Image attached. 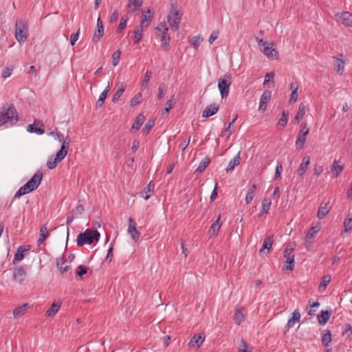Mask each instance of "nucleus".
<instances>
[{"label": "nucleus", "instance_id": "1", "mask_svg": "<svg viewBox=\"0 0 352 352\" xmlns=\"http://www.w3.org/2000/svg\"><path fill=\"white\" fill-rule=\"evenodd\" d=\"M100 234L97 230L87 229L84 232L78 235L76 243L79 246L85 244H91L94 241H98Z\"/></svg>", "mask_w": 352, "mask_h": 352}, {"label": "nucleus", "instance_id": "2", "mask_svg": "<svg viewBox=\"0 0 352 352\" xmlns=\"http://www.w3.org/2000/svg\"><path fill=\"white\" fill-rule=\"evenodd\" d=\"M16 121H18V116L15 107L13 105H10L8 108L3 107L0 113V123H13Z\"/></svg>", "mask_w": 352, "mask_h": 352}, {"label": "nucleus", "instance_id": "3", "mask_svg": "<svg viewBox=\"0 0 352 352\" xmlns=\"http://www.w3.org/2000/svg\"><path fill=\"white\" fill-rule=\"evenodd\" d=\"M182 13L179 10L177 6L172 4L170 13L168 15V22L172 30L178 31L181 21Z\"/></svg>", "mask_w": 352, "mask_h": 352}, {"label": "nucleus", "instance_id": "4", "mask_svg": "<svg viewBox=\"0 0 352 352\" xmlns=\"http://www.w3.org/2000/svg\"><path fill=\"white\" fill-rule=\"evenodd\" d=\"M258 45L263 53L270 59H278V52L272 43H268L263 39H258Z\"/></svg>", "mask_w": 352, "mask_h": 352}, {"label": "nucleus", "instance_id": "5", "mask_svg": "<svg viewBox=\"0 0 352 352\" xmlns=\"http://www.w3.org/2000/svg\"><path fill=\"white\" fill-rule=\"evenodd\" d=\"M15 38L19 43H24L28 38V23L25 21H19L16 23Z\"/></svg>", "mask_w": 352, "mask_h": 352}, {"label": "nucleus", "instance_id": "6", "mask_svg": "<svg viewBox=\"0 0 352 352\" xmlns=\"http://www.w3.org/2000/svg\"><path fill=\"white\" fill-rule=\"evenodd\" d=\"M231 84L232 76L230 74H226L219 79L218 88L222 98L228 96Z\"/></svg>", "mask_w": 352, "mask_h": 352}, {"label": "nucleus", "instance_id": "7", "mask_svg": "<svg viewBox=\"0 0 352 352\" xmlns=\"http://www.w3.org/2000/svg\"><path fill=\"white\" fill-rule=\"evenodd\" d=\"M68 150L60 147V149L56 153V156H51L47 162V166L49 169H54L58 163L60 162L67 155Z\"/></svg>", "mask_w": 352, "mask_h": 352}, {"label": "nucleus", "instance_id": "8", "mask_svg": "<svg viewBox=\"0 0 352 352\" xmlns=\"http://www.w3.org/2000/svg\"><path fill=\"white\" fill-rule=\"evenodd\" d=\"M294 249L287 247L284 250V257L286 258L284 267L287 270L292 271L295 266L294 254H292Z\"/></svg>", "mask_w": 352, "mask_h": 352}, {"label": "nucleus", "instance_id": "9", "mask_svg": "<svg viewBox=\"0 0 352 352\" xmlns=\"http://www.w3.org/2000/svg\"><path fill=\"white\" fill-rule=\"evenodd\" d=\"M307 124L306 122H302L300 124V130L299 131L296 144L297 146H299L300 148L304 146V144L306 142V137L309 133V129L307 128Z\"/></svg>", "mask_w": 352, "mask_h": 352}, {"label": "nucleus", "instance_id": "10", "mask_svg": "<svg viewBox=\"0 0 352 352\" xmlns=\"http://www.w3.org/2000/svg\"><path fill=\"white\" fill-rule=\"evenodd\" d=\"M42 179L43 172L41 170H37L26 184L32 189V190H34L39 186Z\"/></svg>", "mask_w": 352, "mask_h": 352}, {"label": "nucleus", "instance_id": "11", "mask_svg": "<svg viewBox=\"0 0 352 352\" xmlns=\"http://www.w3.org/2000/svg\"><path fill=\"white\" fill-rule=\"evenodd\" d=\"M247 315V310L245 308L240 306H236L234 310V322L239 325L245 320Z\"/></svg>", "mask_w": 352, "mask_h": 352}, {"label": "nucleus", "instance_id": "12", "mask_svg": "<svg viewBox=\"0 0 352 352\" xmlns=\"http://www.w3.org/2000/svg\"><path fill=\"white\" fill-rule=\"evenodd\" d=\"M343 54H340L337 57H333L334 70L342 75L344 71L345 60H343Z\"/></svg>", "mask_w": 352, "mask_h": 352}, {"label": "nucleus", "instance_id": "13", "mask_svg": "<svg viewBox=\"0 0 352 352\" xmlns=\"http://www.w3.org/2000/svg\"><path fill=\"white\" fill-rule=\"evenodd\" d=\"M336 21L345 26L352 27V14L345 12L336 14Z\"/></svg>", "mask_w": 352, "mask_h": 352}, {"label": "nucleus", "instance_id": "14", "mask_svg": "<svg viewBox=\"0 0 352 352\" xmlns=\"http://www.w3.org/2000/svg\"><path fill=\"white\" fill-rule=\"evenodd\" d=\"M128 233L131 235L133 241H138L140 239V233L135 227V223L133 219H129Z\"/></svg>", "mask_w": 352, "mask_h": 352}, {"label": "nucleus", "instance_id": "15", "mask_svg": "<svg viewBox=\"0 0 352 352\" xmlns=\"http://www.w3.org/2000/svg\"><path fill=\"white\" fill-rule=\"evenodd\" d=\"M27 274L25 270L21 266H18L14 269V279L21 283L26 278Z\"/></svg>", "mask_w": 352, "mask_h": 352}, {"label": "nucleus", "instance_id": "16", "mask_svg": "<svg viewBox=\"0 0 352 352\" xmlns=\"http://www.w3.org/2000/svg\"><path fill=\"white\" fill-rule=\"evenodd\" d=\"M27 131L30 133H35L38 135H42L45 132L43 124L36 121L32 124H29L27 127Z\"/></svg>", "mask_w": 352, "mask_h": 352}, {"label": "nucleus", "instance_id": "17", "mask_svg": "<svg viewBox=\"0 0 352 352\" xmlns=\"http://www.w3.org/2000/svg\"><path fill=\"white\" fill-rule=\"evenodd\" d=\"M271 96L272 95L270 91L267 90L263 93L260 99L258 107L259 110L264 111L266 109L267 104L270 102Z\"/></svg>", "mask_w": 352, "mask_h": 352}, {"label": "nucleus", "instance_id": "18", "mask_svg": "<svg viewBox=\"0 0 352 352\" xmlns=\"http://www.w3.org/2000/svg\"><path fill=\"white\" fill-rule=\"evenodd\" d=\"M155 184L150 182L146 187H145L140 192V196L145 200L148 199L154 192Z\"/></svg>", "mask_w": 352, "mask_h": 352}, {"label": "nucleus", "instance_id": "19", "mask_svg": "<svg viewBox=\"0 0 352 352\" xmlns=\"http://www.w3.org/2000/svg\"><path fill=\"white\" fill-rule=\"evenodd\" d=\"M310 164V158L309 156L303 157L301 164L297 170L298 174L300 176H303L307 170L308 166Z\"/></svg>", "mask_w": 352, "mask_h": 352}, {"label": "nucleus", "instance_id": "20", "mask_svg": "<svg viewBox=\"0 0 352 352\" xmlns=\"http://www.w3.org/2000/svg\"><path fill=\"white\" fill-rule=\"evenodd\" d=\"M142 16H143V18L141 21L140 25H142L144 28H147L153 19V13L151 11V10L148 9V10L146 12L143 13Z\"/></svg>", "mask_w": 352, "mask_h": 352}, {"label": "nucleus", "instance_id": "21", "mask_svg": "<svg viewBox=\"0 0 352 352\" xmlns=\"http://www.w3.org/2000/svg\"><path fill=\"white\" fill-rule=\"evenodd\" d=\"M330 210L331 206H329V203H322L318 211V218L319 219H322L327 215V214L329 213Z\"/></svg>", "mask_w": 352, "mask_h": 352}, {"label": "nucleus", "instance_id": "22", "mask_svg": "<svg viewBox=\"0 0 352 352\" xmlns=\"http://www.w3.org/2000/svg\"><path fill=\"white\" fill-rule=\"evenodd\" d=\"M204 340H205V336H202L200 334H195L191 338L190 342L188 343V345L190 346H196L197 348H199L201 346Z\"/></svg>", "mask_w": 352, "mask_h": 352}, {"label": "nucleus", "instance_id": "23", "mask_svg": "<svg viewBox=\"0 0 352 352\" xmlns=\"http://www.w3.org/2000/svg\"><path fill=\"white\" fill-rule=\"evenodd\" d=\"M219 110V107L216 106L215 104H210L203 111L202 117L208 118L214 115Z\"/></svg>", "mask_w": 352, "mask_h": 352}, {"label": "nucleus", "instance_id": "24", "mask_svg": "<svg viewBox=\"0 0 352 352\" xmlns=\"http://www.w3.org/2000/svg\"><path fill=\"white\" fill-rule=\"evenodd\" d=\"M144 28H145L144 27H143L140 25L135 28V29L134 30V38H133V43L135 45L138 44L141 41V40L142 38L143 31H144Z\"/></svg>", "mask_w": 352, "mask_h": 352}, {"label": "nucleus", "instance_id": "25", "mask_svg": "<svg viewBox=\"0 0 352 352\" xmlns=\"http://www.w3.org/2000/svg\"><path fill=\"white\" fill-rule=\"evenodd\" d=\"M56 265L62 274L68 272L70 269V265H67L66 261L63 257L57 258Z\"/></svg>", "mask_w": 352, "mask_h": 352}, {"label": "nucleus", "instance_id": "26", "mask_svg": "<svg viewBox=\"0 0 352 352\" xmlns=\"http://www.w3.org/2000/svg\"><path fill=\"white\" fill-rule=\"evenodd\" d=\"M170 42V37L168 34H164L161 36L160 43H161V48L165 51L168 52L169 50Z\"/></svg>", "mask_w": 352, "mask_h": 352}, {"label": "nucleus", "instance_id": "27", "mask_svg": "<svg viewBox=\"0 0 352 352\" xmlns=\"http://www.w3.org/2000/svg\"><path fill=\"white\" fill-rule=\"evenodd\" d=\"M110 90V85L109 83H108L107 87L105 88V89L100 94V96H99V98L98 100H97L96 102V108H100L102 106V104H104V102L105 100V99L107 98V94L109 93Z\"/></svg>", "mask_w": 352, "mask_h": 352}, {"label": "nucleus", "instance_id": "28", "mask_svg": "<svg viewBox=\"0 0 352 352\" xmlns=\"http://www.w3.org/2000/svg\"><path fill=\"white\" fill-rule=\"evenodd\" d=\"M300 320V314L298 310H295L292 314V317L287 321V326L288 329H290L294 326V324L299 322Z\"/></svg>", "mask_w": 352, "mask_h": 352}, {"label": "nucleus", "instance_id": "29", "mask_svg": "<svg viewBox=\"0 0 352 352\" xmlns=\"http://www.w3.org/2000/svg\"><path fill=\"white\" fill-rule=\"evenodd\" d=\"M142 5V0H129L128 6H127V10L128 12H133L139 8Z\"/></svg>", "mask_w": 352, "mask_h": 352}, {"label": "nucleus", "instance_id": "30", "mask_svg": "<svg viewBox=\"0 0 352 352\" xmlns=\"http://www.w3.org/2000/svg\"><path fill=\"white\" fill-rule=\"evenodd\" d=\"M60 304L54 302L52 304L51 307L46 311L45 315L48 317L54 316L59 310Z\"/></svg>", "mask_w": 352, "mask_h": 352}, {"label": "nucleus", "instance_id": "31", "mask_svg": "<svg viewBox=\"0 0 352 352\" xmlns=\"http://www.w3.org/2000/svg\"><path fill=\"white\" fill-rule=\"evenodd\" d=\"M331 169L333 172H334L333 177H338L340 173L343 170L344 166L338 164V162L335 160L333 165L331 166Z\"/></svg>", "mask_w": 352, "mask_h": 352}, {"label": "nucleus", "instance_id": "32", "mask_svg": "<svg viewBox=\"0 0 352 352\" xmlns=\"http://www.w3.org/2000/svg\"><path fill=\"white\" fill-rule=\"evenodd\" d=\"M331 316V312L326 310L322 311L321 314L318 316V322L320 324H325L329 320Z\"/></svg>", "mask_w": 352, "mask_h": 352}, {"label": "nucleus", "instance_id": "33", "mask_svg": "<svg viewBox=\"0 0 352 352\" xmlns=\"http://www.w3.org/2000/svg\"><path fill=\"white\" fill-rule=\"evenodd\" d=\"M256 189V185L255 184H252L250 188L249 189L248 192L246 194L245 196V203L247 204H249L253 199L255 191Z\"/></svg>", "mask_w": 352, "mask_h": 352}, {"label": "nucleus", "instance_id": "34", "mask_svg": "<svg viewBox=\"0 0 352 352\" xmlns=\"http://www.w3.org/2000/svg\"><path fill=\"white\" fill-rule=\"evenodd\" d=\"M240 164V155L238 153L228 164V166L226 168L227 172L232 171L234 169L236 166H238Z\"/></svg>", "mask_w": 352, "mask_h": 352}, {"label": "nucleus", "instance_id": "35", "mask_svg": "<svg viewBox=\"0 0 352 352\" xmlns=\"http://www.w3.org/2000/svg\"><path fill=\"white\" fill-rule=\"evenodd\" d=\"M103 34L104 28L96 27L92 37V41L94 43H97L100 38L103 36Z\"/></svg>", "mask_w": 352, "mask_h": 352}, {"label": "nucleus", "instance_id": "36", "mask_svg": "<svg viewBox=\"0 0 352 352\" xmlns=\"http://www.w3.org/2000/svg\"><path fill=\"white\" fill-rule=\"evenodd\" d=\"M145 120L144 116L142 113L138 114L137 116L135 121L133 124L131 129H139V128L142 125Z\"/></svg>", "mask_w": 352, "mask_h": 352}, {"label": "nucleus", "instance_id": "37", "mask_svg": "<svg viewBox=\"0 0 352 352\" xmlns=\"http://www.w3.org/2000/svg\"><path fill=\"white\" fill-rule=\"evenodd\" d=\"M32 191V189L26 184H25L15 193L14 197H20L21 196L26 195Z\"/></svg>", "mask_w": 352, "mask_h": 352}, {"label": "nucleus", "instance_id": "38", "mask_svg": "<svg viewBox=\"0 0 352 352\" xmlns=\"http://www.w3.org/2000/svg\"><path fill=\"white\" fill-rule=\"evenodd\" d=\"M28 250V249H25L23 246H20L14 254V263L21 261L24 258V252Z\"/></svg>", "mask_w": 352, "mask_h": 352}, {"label": "nucleus", "instance_id": "39", "mask_svg": "<svg viewBox=\"0 0 352 352\" xmlns=\"http://www.w3.org/2000/svg\"><path fill=\"white\" fill-rule=\"evenodd\" d=\"M220 216L218 219L212 224L210 227V230H209L210 234H213L214 236L217 235L218 232L221 228V224L219 223Z\"/></svg>", "mask_w": 352, "mask_h": 352}, {"label": "nucleus", "instance_id": "40", "mask_svg": "<svg viewBox=\"0 0 352 352\" xmlns=\"http://www.w3.org/2000/svg\"><path fill=\"white\" fill-rule=\"evenodd\" d=\"M27 304H24L21 307H18L13 311V315L15 318H19L22 316L27 310Z\"/></svg>", "mask_w": 352, "mask_h": 352}, {"label": "nucleus", "instance_id": "41", "mask_svg": "<svg viewBox=\"0 0 352 352\" xmlns=\"http://www.w3.org/2000/svg\"><path fill=\"white\" fill-rule=\"evenodd\" d=\"M210 163V158L208 157H204L196 169L195 173H202Z\"/></svg>", "mask_w": 352, "mask_h": 352}, {"label": "nucleus", "instance_id": "42", "mask_svg": "<svg viewBox=\"0 0 352 352\" xmlns=\"http://www.w3.org/2000/svg\"><path fill=\"white\" fill-rule=\"evenodd\" d=\"M331 342V332L330 330H327L322 335V344L325 346H327Z\"/></svg>", "mask_w": 352, "mask_h": 352}, {"label": "nucleus", "instance_id": "43", "mask_svg": "<svg viewBox=\"0 0 352 352\" xmlns=\"http://www.w3.org/2000/svg\"><path fill=\"white\" fill-rule=\"evenodd\" d=\"M330 281H331V276H329V275L324 276L322 277V281L319 285V287H318L319 292H324Z\"/></svg>", "mask_w": 352, "mask_h": 352}, {"label": "nucleus", "instance_id": "44", "mask_svg": "<svg viewBox=\"0 0 352 352\" xmlns=\"http://www.w3.org/2000/svg\"><path fill=\"white\" fill-rule=\"evenodd\" d=\"M272 239L273 236H267L265 239L263 247L259 251L260 254H262L265 249H267L269 250L271 248L273 242Z\"/></svg>", "mask_w": 352, "mask_h": 352}, {"label": "nucleus", "instance_id": "45", "mask_svg": "<svg viewBox=\"0 0 352 352\" xmlns=\"http://www.w3.org/2000/svg\"><path fill=\"white\" fill-rule=\"evenodd\" d=\"M306 112V106L304 104H300L298 111L295 116V120L299 122L305 116Z\"/></svg>", "mask_w": 352, "mask_h": 352}, {"label": "nucleus", "instance_id": "46", "mask_svg": "<svg viewBox=\"0 0 352 352\" xmlns=\"http://www.w3.org/2000/svg\"><path fill=\"white\" fill-rule=\"evenodd\" d=\"M271 204V200L268 199H264L262 201V209L261 211V214H265L269 211Z\"/></svg>", "mask_w": 352, "mask_h": 352}, {"label": "nucleus", "instance_id": "47", "mask_svg": "<svg viewBox=\"0 0 352 352\" xmlns=\"http://www.w3.org/2000/svg\"><path fill=\"white\" fill-rule=\"evenodd\" d=\"M155 122L152 120H149L144 125L142 129V133L143 135H147L151 129L154 126Z\"/></svg>", "mask_w": 352, "mask_h": 352}, {"label": "nucleus", "instance_id": "48", "mask_svg": "<svg viewBox=\"0 0 352 352\" xmlns=\"http://www.w3.org/2000/svg\"><path fill=\"white\" fill-rule=\"evenodd\" d=\"M124 90L125 87L124 86H122L120 88H119L113 95L112 102H117L124 93Z\"/></svg>", "mask_w": 352, "mask_h": 352}, {"label": "nucleus", "instance_id": "49", "mask_svg": "<svg viewBox=\"0 0 352 352\" xmlns=\"http://www.w3.org/2000/svg\"><path fill=\"white\" fill-rule=\"evenodd\" d=\"M151 74H152L151 71H149V70L146 71V74L144 75V79L142 80V85H141L142 88H146L147 87L148 82L150 81V79H151Z\"/></svg>", "mask_w": 352, "mask_h": 352}, {"label": "nucleus", "instance_id": "50", "mask_svg": "<svg viewBox=\"0 0 352 352\" xmlns=\"http://www.w3.org/2000/svg\"><path fill=\"white\" fill-rule=\"evenodd\" d=\"M142 94L138 93L131 100L130 102V104L131 107H135L136 105L139 104L141 102L142 99Z\"/></svg>", "mask_w": 352, "mask_h": 352}, {"label": "nucleus", "instance_id": "51", "mask_svg": "<svg viewBox=\"0 0 352 352\" xmlns=\"http://www.w3.org/2000/svg\"><path fill=\"white\" fill-rule=\"evenodd\" d=\"M121 55V51L120 50H118L116 52H115L112 55V64L113 66H117L119 63L120 58Z\"/></svg>", "mask_w": 352, "mask_h": 352}, {"label": "nucleus", "instance_id": "52", "mask_svg": "<svg viewBox=\"0 0 352 352\" xmlns=\"http://www.w3.org/2000/svg\"><path fill=\"white\" fill-rule=\"evenodd\" d=\"M287 115H286L285 111H283V113H282V117L278 121L277 126L283 128L287 124Z\"/></svg>", "mask_w": 352, "mask_h": 352}, {"label": "nucleus", "instance_id": "53", "mask_svg": "<svg viewBox=\"0 0 352 352\" xmlns=\"http://www.w3.org/2000/svg\"><path fill=\"white\" fill-rule=\"evenodd\" d=\"M156 30L160 32V35L167 34L168 28L165 23H161L156 27Z\"/></svg>", "mask_w": 352, "mask_h": 352}, {"label": "nucleus", "instance_id": "54", "mask_svg": "<svg viewBox=\"0 0 352 352\" xmlns=\"http://www.w3.org/2000/svg\"><path fill=\"white\" fill-rule=\"evenodd\" d=\"M49 235L50 233L47 230V226L45 225L42 226L39 232V238L46 239L49 236Z\"/></svg>", "mask_w": 352, "mask_h": 352}, {"label": "nucleus", "instance_id": "55", "mask_svg": "<svg viewBox=\"0 0 352 352\" xmlns=\"http://www.w3.org/2000/svg\"><path fill=\"white\" fill-rule=\"evenodd\" d=\"M344 231L349 232L352 230V217L346 218L344 221Z\"/></svg>", "mask_w": 352, "mask_h": 352}, {"label": "nucleus", "instance_id": "56", "mask_svg": "<svg viewBox=\"0 0 352 352\" xmlns=\"http://www.w3.org/2000/svg\"><path fill=\"white\" fill-rule=\"evenodd\" d=\"M239 352H252L251 350H248V345L243 339L239 345Z\"/></svg>", "mask_w": 352, "mask_h": 352}, {"label": "nucleus", "instance_id": "57", "mask_svg": "<svg viewBox=\"0 0 352 352\" xmlns=\"http://www.w3.org/2000/svg\"><path fill=\"white\" fill-rule=\"evenodd\" d=\"M201 41L202 38L200 36H193L192 39L190 41L191 45L196 50L198 48Z\"/></svg>", "mask_w": 352, "mask_h": 352}, {"label": "nucleus", "instance_id": "58", "mask_svg": "<svg viewBox=\"0 0 352 352\" xmlns=\"http://www.w3.org/2000/svg\"><path fill=\"white\" fill-rule=\"evenodd\" d=\"M126 23H127V19L125 17H122L120 19V24L117 28V32H122V30H124L126 28Z\"/></svg>", "mask_w": 352, "mask_h": 352}, {"label": "nucleus", "instance_id": "59", "mask_svg": "<svg viewBox=\"0 0 352 352\" xmlns=\"http://www.w3.org/2000/svg\"><path fill=\"white\" fill-rule=\"evenodd\" d=\"M274 75H275L274 72H272L267 73L265 76L263 84L265 85L270 81H272V83L274 84V82L273 79H274Z\"/></svg>", "mask_w": 352, "mask_h": 352}, {"label": "nucleus", "instance_id": "60", "mask_svg": "<svg viewBox=\"0 0 352 352\" xmlns=\"http://www.w3.org/2000/svg\"><path fill=\"white\" fill-rule=\"evenodd\" d=\"M87 272V269L83 265H78L77 267L76 274L78 276L82 277L83 275L86 274Z\"/></svg>", "mask_w": 352, "mask_h": 352}, {"label": "nucleus", "instance_id": "61", "mask_svg": "<svg viewBox=\"0 0 352 352\" xmlns=\"http://www.w3.org/2000/svg\"><path fill=\"white\" fill-rule=\"evenodd\" d=\"M12 73V68L6 67L3 69L1 75L3 78H6L10 76Z\"/></svg>", "mask_w": 352, "mask_h": 352}, {"label": "nucleus", "instance_id": "62", "mask_svg": "<svg viewBox=\"0 0 352 352\" xmlns=\"http://www.w3.org/2000/svg\"><path fill=\"white\" fill-rule=\"evenodd\" d=\"M165 90H166V85L164 84H161L158 87V94H157V97L160 100L163 98Z\"/></svg>", "mask_w": 352, "mask_h": 352}, {"label": "nucleus", "instance_id": "63", "mask_svg": "<svg viewBox=\"0 0 352 352\" xmlns=\"http://www.w3.org/2000/svg\"><path fill=\"white\" fill-rule=\"evenodd\" d=\"M70 142H71V138H69V135H67L63 142L61 147H63L67 150H69Z\"/></svg>", "mask_w": 352, "mask_h": 352}, {"label": "nucleus", "instance_id": "64", "mask_svg": "<svg viewBox=\"0 0 352 352\" xmlns=\"http://www.w3.org/2000/svg\"><path fill=\"white\" fill-rule=\"evenodd\" d=\"M283 171V166L280 163H278L277 166L276 168V172H275V179H277L278 178H280V173Z\"/></svg>", "mask_w": 352, "mask_h": 352}]
</instances>
